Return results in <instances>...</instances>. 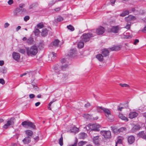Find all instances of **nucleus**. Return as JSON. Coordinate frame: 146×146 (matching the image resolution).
Wrapping results in <instances>:
<instances>
[{"instance_id":"6","label":"nucleus","mask_w":146,"mask_h":146,"mask_svg":"<svg viewBox=\"0 0 146 146\" xmlns=\"http://www.w3.org/2000/svg\"><path fill=\"white\" fill-rule=\"evenodd\" d=\"M13 15L15 16L20 17L23 16V14L22 13L21 9L19 8H17L14 10Z\"/></svg>"},{"instance_id":"27","label":"nucleus","mask_w":146,"mask_h":146,"mask_svg":"<svg viewBox=\"0 0 146 146\" xmlns=\"http://www.w3.org/2000/svg\"><path fill=\"white\" fill-rule=\"evenodd\" d=\"M0 71L3 74L6 73L7 72V68L5 67H2L0 69Z\"/></svg>"},{"instance_id":"51","label":"nucleus","mask_w":146,"mask_h":146,"mask_svg":"<svg viewBox=\"0 0 146 146\" xmlns=\"http://www.w3.org/2000/svg\"><path fill=\"white\" fill-rule=\"evenodd\" d=\"M0 83L2 84H5V81L3 79H0Z\"/></svg>"},{"instance_id":"11","label":"nucleus","mask_w":146,"mask_h":146,"mask_svg":"<svg viewBox=\"0 0 146 146\" xmlns=\"http://www.w3.org/2000/svg\"><path fill=\"white\" fill-rule=\"evenodd\" d=\"M13 58L16 61H18L20 57V54L18 53L14 52L12 54Z\"/></svg>"},{"instance_id":"61","label":"nucleus","mask_w":146,"mask_h":146,"mask_svg":"<svg viewBox=\"0 0 146 146\" xmlns=\"http://www.w3.org/2000/svg\"><path fill=\"white\" fill-rule=\"evenodd\" d=\"M60 9V7H58L54 9V11L56 12H57L59 11Z\"/></svg>"},{"instance_id":"63","label":"nucleus","mask_w":146,"mask_h":146,"mask_svg":"<svg viewBox=\"0 0 146 146\" xmlns=\"http://www.w3.org/2000/svg\"><path fill=\"white\" fill-rule=\"evenodd\" d=\"M25 4L23 3L19 5V7L20 8H22L25 6Z\"/></svg>"},{"instance_id":"20","label":"nucleus","mask_w":146,"mask_h":146,"mask_svg":"<svg viewBox=\"0 0 146 146\" xmlns=\"http://www.w3.org/2000/svg\"><path fill=\"white\" fill-rule=\"evenodd\" d=\"M123 139V137L121 136L118 137H117V141L116 142L115 146H117V145L118 144H121Z\"/></svg>"},{"instance_id":"31","label":"nucleus","mask_w":146,"mask_h":146,"mask_svg":"<svg viewBox=\"0 0 146 146\" xmlns=\"http://www.w3.org/2000/svg\"><path fill=\"white\" fill-rule=\"evenodd\" d=\"M104 109V108L102 107L101 106H97L96 107V110L98 112L100 113H102L103 111V109Z\"/></svg>"},{"instance_id":"4","label":"nucleus","mask_w":146,"mask_h":146,"mask_svg":"<svg viewBox=\"0 0 146 146\" xmlns=\"http://www.w3.org/2000/svg\"><path fill=\"white\" fill-rule=\"evenodd\" d=\"M93 36L91 34H84L80 37L81 40L84 42H87L89 41L90 38Z\"/></svg>"},{"instance_id":"44","label":"nucleus","mask_w":146,"mask_h":146,"mask_svg":"<svg viewBox=\"0 0 146 146\" xmlns=\"http://www.w3.org/2000/svg\"><path fill=\"white\" fill-rule=\"evenodd\" d=\"M119 85L121 87H129V86L127 84H119Z\"/></svg>"},{"instance_id":"48","label":"nucleus","mask_w":146,"mask_h":146,"mask_svg":"<svg viewBox=\"0 0 146 146\" xmlns=\"http://www.w3.org/2000/svg\"><path fill=\"white\" fill-rule=\"evenodd\" d=\"M40 33L39 30L38 29H36L35 31V33L36 35H38Z\"/></svg>"},{"instance_id":"25","label":"nucleus","mask_w":146,"mask_h":146,"mask_svg":"<svg viewBox=\"0 0 146 146\" xmlns=\"http://www.w3.org/2000/svg\"><path fill=\"white\" fill-rule=\"evenodd\" d=\"M96 58L100 62L104 60L103 56L102 54H99L96 56Z\"/></svg>"},{"instance_id":"1","label":"nucleus","mask_w":146,"mask_h":146,"mask_svg":"<svg viewBox=\"0 0 146 146\" xmlns=\"http://www.w3.org/2000/svg\"><path fill=\"white\" fill-rule=\"evenodd\" d=\"M68 66V64H66L64 66H62L61 68L59 67L58 65L54 67V69L58 77L61 78H66L68 76V74H67L63 73V71L65 70Z\"/></svg>"},{"instance_id":"58","label":"nucleus","mask_w":146,"mask_h":146,"mask_svg":"<svg viewBox=\"0 0 146 146\" xmlns=\"http://www.w3.org/2000/svg\"><path fill=\"white\" fill-rule=\"evenodd\" d=\"M130 25L129 24H128L125 27V28H126L127 29H129L130 28Z\"/></svg>"},{"instance_id":"53","label":"nucleus","mask_w":146,"mask_h":146,"mask_svg":"<svg viewBox=\"0 0 146 146\" xmlns=\"http://www.w3.org/2000/svg\"><path fill=\"white\" fill-rule=\"evenodd\" d=\"M29 96L31 99H32L35 97V95L33 94H31L29 95Z\"/></svg>"},{"instance_id":"12","label":"nucleus","mask_w":146,"mask_h":146,"mask_svg":"<svg viewBox=\"0 0 146 146\" xmlns=\"http://www.w3.org/2000/svg\"><path fill=\"white\" fill-rule=\"evenodd\" d=\"M138 115V113L136 112H131L129 114V117L131 119H132L136 117Z\"/></svg>"},{"instance_id":"32","label":"nucleus","mask_w":146,"mask_h":146,"mask_svg":"<svg viewBox=\"0 0 146 146\" xmlns=\"http://www.w3.org/2000/svg\"><path fill=\"white\" fill-rule=\"evenodd\" d=\"M25 133L27 135L31 136L33 134V131L29 130H27L25 131Z\"/></svg>"},{"instance_id":"64","label":"nucleus","mask_w":146,"mask_h":146,"mask_svg":"<svg viewBox=\"0 0 146 146\" xmlns=\"http://www.w3.org/2000/svg\"><path fill=\"white\" fill-rule=\"evenodd\" d=\"M21 28L20 26H18L16 29V31H18L19 30H20Z\"/></svg>"},{"instance_id":"10","label":"nucleus","mask_w":146,"mask_h":146,"mask_svg":"<svg viewBox=\"0 0 146 146\" xmlns=\"http://www.w3.org/2000/svg\"><path fill=\"white\" fill-rule=\"evenodd\" d=\"M105 29L103 27L100 26L96 29V32L98 35H102L105 32Z\"/></svg>"},{"instance_id":"45","label":"nucleus","mask_w":146,"mask_h":146,"mask_svg":"<svg viewBox=\"0 0 146 146\" xmlns=\"http://www.w3.org/2000/svg\"><path fill=\"white\" fill-rule=\"evenodd\" d=\"M141 128L140 126L139 125H135L133 127V128L134 129L136 130H139Z\"/></svg>"},{"instance_id":"23","label":"nucleus","mask_w":146,"mask_h":146,"mask_svg":"<svg viewBox=\"0 0 146 146\" xmlns=\"http://www.w3.org/2000/svg\"><path fill=\"white\" fill-rule=\"evenodd\" d=\"M99 136H98L94 137L93 138V142L96 145H98L99 143Z\"/></svg>"},{"instance_id":"49","label":"nucleus","mask_w":146,"mask_h":146,"mask_svg":"<svg viewBox=\"0 0 146 146\" xmlns=\"http://www.w3.org/2000/svg\"><path fill=\"white\" fill-rule=\"evenodd\" d=\"M9 126V125L7 123V122L3 126V128L6 129L8 128Z\"/></svg>"},{"instance_id":"55","label":"nucleus","mask_w":146,"mask_h":146,"mask_svg":"<svg viewBox=\"0 0 146 146\" xmlns=\"http://www.w3.org/2000/svg\"><path fill=\"white\" fill-rule=\"evenodd\" d=\"M60 61L62 63H63L66 62V60L65 59L63 58L61 59Z\"/></svg>"},{"instance_id":"33","label":"nucleus","mask_w":146,"mask_h":146,"mask_svg":"<svg viewBox=\"0 0 146 146\" xmlns=\"http://www.w3.org/2000/svg\"><path fill=\"white\" fill-rule=\"evenodd\" d=\"M84 43L82 41H80L78 44V46L79 48H83L84 46Z\"/></svg>"},{"instance_id":"52","label":"nucleus","mask_w":146,"mask_h":146,"mask_svg":"<svg viewBox=\"0 0 146 146\" xmlns=\"http://www.w3.org/2000/svg\"><path fill=\"white\" fill-rule=\"evenodd\" d=\"M10 25V24L8 23H5L4 25V27L5 28H6L8 27Z\"/></svg>"},{"instance_id":"43","label":"nucleus","mask_w":146,"mask_h":146,"mask_svg":"<svg viewBox=\"0 0 146 146\" xmlns=\"http://www.w3.org/2000/svg\"><path fill=\"white\" fill-rule=\"evenodd\" d=\"M56 100L55 99H53L52 101H51L50 102L49 104V106L48 107V109L49 110H51V108L50 107V106L53 103L55 102Z\"/></svg>"},{"instance_id":"22","label":"nucleus","mask_w":146,"mask_h":146,"mask_svg":"<svg viewBox=\"0 0 146 146\" xmlns=\"http://www.w3.org/2000/svg\"><path fill=\"white\" fill-rule=\"evenodd\" d=\"M125 19L127 21H129L135 19L136 18L135 16L131 15H129L127 17H125Z\"/></svg>"},{"instance_id":"46","label":"nucleus","mask_w":146,"mask_h":146,"mask_svg":"<svg viewBox=\"0 0 146 146\" xmlns=\"http://www.w3.org/2000/svg\"><path fill=\"white\" fill-rule=\"evenodd\" d=\"M37 26L39 29H41L43 27V25L42 23H39L38 24Z\"/></svg>"},{"instance_id":"13","label":"nucleus","mask_w":146,"mask_h":146,"mask_svg":"<svg viewBox=\"0 0 146 146\" xmlns=\"http://www.w3.org/2000/svg\"><path fill=\"white\" fill-rule=\"evenodd\" d=\"M56 56V54L54 52H52L50 53L49 55V58L50 60L53 61L55 59Z\"/></svg>"},{"instance_id":"56","label":"nucleus","mask_w":146,"mask_h":146,"mask_svg":"<svg viewBox=\"0 0 146 146\" xmlns=\"http://www.w3.org/2000/svg\"><path fill=\"white\" fill-rule=\"evenodd\" d=\"M19 52L22 54H24L25 53V50L23 49H21L19 50Z\"/></svg>"},{"instance_id":"50","label":"nucleus","mask_w":146,"mask_h":146,"mask_svg":"<svg viewBox=\"0 0 146 146\" xmlns=\"http://www.w3.org/2000/svg\"><path fill=\"white\" fill-rule=\"evenodd\" d=\"M29 19V17L28 16H25L24 18V20L25 21H27Z\"/></svg>"},{"instance_id":"14","label":"nucleus","mask_w":146,"mask_h":146,"mask_svg":"<svg viewBox=\"0 0 146 146\" xmlns=\"http://www.w3.org/2000/svg\"><path fill=\"white\" fill-rule=\"evenodd\" d=\"M138 136L139 137L146 139V132L143 131L140 132L138 133Z\"/></svg>"},{"instance_id":"57","label":"nucleus","mask_w":146,"mask_h":146,"mask_svg":"<svg viewBox=\"0 0 146 146\" xmlns=\"http://www.w3.org/2000/svg\"><path fill=\"white\" fill-rule=\"evenodd\" d=\"M13 3V0H9L8 2V3L9 5H11Z\"/></svg>"},{"instance_id":"30","label":"nucleus","mask_w":146,"mask_h":146,"mask_svg":"<svg viewBox=\"0 0 146 146\" xmlns=\"http://www.w3.org/2000/svg\"><path fill=\"white\" fill-rule=\"evenodd\" d=\"M58 2V0H52L49 3L48 5L50 6H51Z\"/></svg>"},{"instance_id":"62","label":"nucleus","mask_w":146,"mask_h":146,"mask_svg":"<svg viewBox=\"0 0 146 146\" xmlns=\"http://www.w3.org/2000/svg\"><path fill=\"white\" fill-rule=\"evenodd\" d=\"M139 42V40H138L137 39H136L135 40L134 42V44L135 45H136Z\"/></svg>"},{"instance_id":"24","label":"nucleus","mask_w":146,"mask_h":146,"mask_svg":"<svg viewBox=\"0 0 146 146\" xmlns=\"http://www.w3.org/2000/svg\"><path fill=\"white\" fill-rule=\"evenodd\" d=\"M129 13V11L128 10H125L123 11L122 13L119 15L121 17H124Z\"/></svg>"},{"instance_id":"5","label":"nucleus","mask_w":146,"mask_h":146,"mask_svg":"<svg viewBox=\"0 0 146 146\" xmlns=\"http://www.w3.org/2000/svg\"><path fill=\"white\" fill-rule=\"evenodd\" d=\"M103 111L105 113L106 115L109 119H110V121H112L113 120L112 118L113 116L111 115L110 111L108 109L104 108L103 109Z\"/></svg>"},{"instance_id":"3","label":"nucleus","mask_w":146,"mask_h":146,"mask_svg":"<svg viewBox=\"0 0 146 146\" xmlns=\"http://www.w3.org/2000/svg\"><path fill=\"white\" fill-rule=\"evenodd\" d=\"M101 126L98 124H90L87 126L84 127V128L86 129L87 130L98 131H99V128Z\"/></svg>"},{"instance_id":"36","label":"nucleus","mask_w":146,"mask_h":146,"mask_svg":"<svg viewBox=\"0 0 146 146\" xmlns=\"http://www.w3.org/2000/svg\"><path fill=\"white\" fill-rule=\"evenodd\" d=\"M59 143L61 146H62L63 145V138L62 135H61V137L59 139Z\"/></svg>"},{"instance_id":"17","label":"nucleus","mask_w":146,"mask_h":146,"mask_svg":"<svg viewBox=\"0 0 146 146\" xmlns=\"http://www.w3.org/2000/svg\"><path fill=\"white\" fill-rule=\"evenodd\" d=\"M15 121V118H14L12 117L9 119L7 122L8 124L10 126L13 125Z\"/></svg>"},{"instance_id":"40","label":"nucleus","mask_w":146,"mask_h":146,"mask_svg":"<svg viewBox=\"0 0 146 146\" xmlns=\"http://www.w3.org/2000/svg\"><path fill=\"white\" fill-rule=\"evenodd\" d=\"M126 130V129L124 127H122L118 129V131L119 132H124V131H125Z\"/></svg>"},{"instance_id":"21","label":"nucleus","mask_w":146,"mask_h":146,"mask_svg":"<svg viewBox=\"0 0 146 146\" xmlns=\"http://www.w3.org/2000/svg\"><path fill=\"white\" fill-rule=\"evenodd\" d=\"M121 48L120 45H115L110 48L111 51H117L119 50Z\"/></svg>"},{"instance_id":"7","label":"nucleus","mask_w":146,"mask_h":146,"mask_svg":"<svg viewBox=\"0 0 146 146\" xmlns=\"http://www.w3.org/2000/svg\"><path fill=\"white\" fill-rule=\"evenodd\" d=\"M100 132L101 135L105 138H109L111 137V132L110 131H101Z\"/></svg>"},{"instance_id":"39","label":"nucleus","mask_w":146,"mask_h":146,"mask_svg":"<svg viewBox=\"0 0 146 146\" xmlns=\"http://www.w3.org/2000/svg\"><path fill=\"white\" fill-rule=\"evenodd\" d=\"M28 126L33 129H35V125L32 122L30 121L29 122Z\"/></svg>"},{"instance_id":"9","label":"nucleus","mask_w":146,"mask_h":146,"mask_svg":"<svg viewBox=\"0 0 146 146\" xmlns=\"http://www.w3.org/2000/svg\"><path fill=\"white\" fill-rule=\"evenodd\" d=\"M121 28L118 25L112 27L110 29V31L114 33H117Z\"/></svg>"},{"instance_id":"47","label":"nucleus","mask_w":146,"mask_h":146,"mask_svg":"<svg viewBox=\"0 0 146 146\" xmlns=\"http://www.w3.org/2000/svg\"><path fill=\"white\" fill-rule=\"evenodd\" d=\"M78 142V139H76L75 141V143L73 144H72L70 145H69V146H76L77 145V143Z\"/></svg>"},{"instance_id":"60","label":"nucleus","mask_w":146,"mask_h":146,"mask_svg":"<svg viewBox=\"0 0 146 146\" xmlns=\"http://www.w3.org/2000/svg\"><path fill=\"white\" fill-rule=\"evenodd\" d=\"M35 6L34 4H32L29 5V9H31L33 8Z\"/></svg>"},{"instance_id":"35","label":"nucleus","mask_w":146,"mask_h":146,"mask_svg":"<svg viewBox=\"0 0 146 146\" xmlns=\"http://www.w3.org/2000/svg\"><path fill=\"white\" fill-rule=\"evenodd\" d=\"M86 135V134L84 133H80L79 134V138L80 139H84Z\"/></svg>"},{"instance_id":"38","label":"nucleus","mask_w":146,"mask_h":146,"mask_svg":"<svg viewBox=\"0 0 146 146\" xmlns=\"http://www.w3.org/2000/svg\"><path fill=\"white\" fill-rule=\"evenodd\" d=\"M29 122V121H24L22 123V125L24 127H25V126L26 125L28 126Z\"/></svg>"},{"instance_id":"37","label":"nucleus","mask_w":146,"mask_h":146,"mask_svg":"<svg viewBox=\"0 0 146 146\" xmlns=\"http://www.w3.org/2000/svg\"><path fill=\"white\" fill-rule=\"evenodd\" d=\"M63 20V18L59 16L56 19L55 21L56 22H60Z\"/></svg>"},{"instance_id":"34","label":"nucleus","mask_w":146,"mask_h":146,"mask_svg":"<svg viewBox=\"0 0 146 146\" xmlns=\"http://www.w3.org/2000/svg\"><path fill=\"white\" fill-rule=\"evenodd\" d=\"M87 143L86 141H82L79 142L78 145V146H83L84 145L86 144Z\"/></svg>"},{"instance_id":"2","label":"nucleus","mask_w":146,"mask_h":146,"mask_svg":"<svg viewBox=\"0 0 146 146\" xmlns=\"http://www.w3.org/2000/svg\"><path fill=\"white\" fill-rule=\"evenodd\" d=\"M26 48L27 53L29 56L35 55L38 52V48L35 46H33L30 48L27 47Z\"/></svg>"},{"instance_id":"41","label":"nucleus","mask_w":146,"mask_h":146,"mask_svg":"<svg viewBox=\"0 0 146 146\" xmlns=\"http://www.w3.org/2000/svg\"><path fill=\"white\" fill-rule=\"evenodd\" d=\"M67 28L68 29L70 30L71 31H73L74 30V28L70 25L67 26Z\"/></svg>"},{"instance_id":"19","label":"nucleus","mask_w":146,"mask_h":146,"mask_svg":"<svg viewBox=\"0 0 146 146\" xmlns=\"http://www.w3.org/2000/svg\"><path fill=\"white\" fill-rule=\"evenodd\" d=\"M23 141L25 144H28L31 141V138L29 137H27L23 140Z\"/></svg>"},{"instance_id":"26","label":"nucleus","mask_w":146,"mask_h":146,"mask_svg":"<svg viewBox=\"0 0 146 146\" xmlns=\"http://www.w3.org/2000/svg\"><path fill=\"white\" fill-rule=\"evenodd\" d=\"M109 52L108 50L104 49L102 51V54L104 56L106 57L109 54Z\"/></svg>"},{"instance_id":"59","label":"nucleus","mask_w":146,"mask_h":146,"mask_svg":"<svg viewBox=\"0 0 146 146\" xmlns=\"http://www.w3.org/2000/svg\"><path fill=\"white\" fill-rule=\"evenodd\" d=\"M90 106V104L89 103H87L85 105V107L86 108H87Z\"/></svg>"},{"instance_id":"18","label":"nucleus","mask_w":146,"mask_h":146,"mask_svg":"<svg viewBox=\"0 0 146 146\" xmlns=\"http://www.w3.org/2000/svg\"><path fill=\"white\" fill-rule=\"evenodd\" d=\"M118 116L120 119L124 120L125 121H128V118L124 116L123 114L119 113Z\"/></svg>"},{"instance_id":"28","label":"nucleus","mask_w":146,"mask_h":146,"mask_svg":"<svg viewBox=\"0 0 146 146\" xmlns=\"http://www.w3.org/2000/svg\"><path fill=\"white\" fill-rule=\"evenodd\" d=\"M70 131L72 132L76 133L78 132L79 129L76 127H72Z\"/></svg>"},{"instance_id":"8","label":"nucleus","mask_w":146,"mask_h":146,"mask_svg":"<svg viewBox=\"0 0 146 146\" xmlns=\"http://www.w3.org/2000/svg\"><path fill=\"white\" fill-rule=\"evenodd\" d=\"M77 51L76 49H73L70 50L68 55L71 58H73L77 56Z\"/></svg>"},{"instance_id":"29","label":"nucleus","mask_w":146,"mask_h":146,"mask_svg":"<svg viewBox=\"0 0 146 146\" xmlns=\"http://www.w3.org/2000/svg\"><path fill=\"white\" fill-rule=\"evenodd\" d=\"M48 33V30L46 29H44L42 31L41 34L43 36H46Z\"/></svg>"},{"instance_id":"54","label":"nucleus","mask_w":146,"mask_h":146,"mask_svg":"<svg viewBox=\"0 0 146 146\" xmlns=\"http://www.w3.org/2000/svg\"><path fill=\"white\" fill-rule=\"evenodd\" d=\"M135 11V9L134 8H131V10H130L129 11V13H131L132 12H134Z\"/></svg>"},{"instance_id":"16","label":"nucleus","mask_w":146,"mask_h":146,"mask_svg":"<svg viewBox=\"0 0 146 146\" xmlns=\"http://www.w3.org/2000/svg\"><path fill=\"white\" fill-rule=\"evenodd\" d=\"M127 140L128 143L130 144H131L134 141L135 137L133 136L130 135L128 137Z\"/></svg>"},{"instance_id":"42","label":"nucleus","mask_w":146,"mask_h":146,"mask_svg":"<svg viewBox=\"0 0 146 146\" xmlns=\"http://www.w3.org/2000/svg\"><path fill=\"white\" fill-rule=\"evenodd\" d=\"M33 40L32 38H28L27 40V42L28 44H31L33 42Z\"/></svg>"},{"instance_id":"15","label":"nucleus","mask_w":146,"mask_h":146,"mask_svg":"<svg viewBox=\"0 0 146 146\" xmlns=\"http://www.w3.org/2000/svg\"><path fill=\"white\" fill-rule=\"evenodd\" d=\"M60 41L57 40H55L54 41L52 42L51 44L50 45L51 46L54 47H58L60 46L59 44Z\"/></svg>"}]
</instances>
